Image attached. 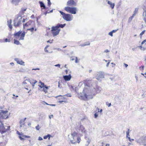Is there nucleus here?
Segmentation results:
<instances>
[{
	"label": "nucleus",
	"mask_w": 146,
	"mask_h": 146,
	"mask_svg": "<svg viewBox=\"0 0 146 146\" xmlns=\"http://www.w3.org/2000/svg\"><path fill=\"white\" fill-rule=\"evenodd\" d=\"M113 33L111 32V31L108 34H109V35L111 36H113Z\"/></svg>",
	"instance_id": "ea45409f"
},
{
	"label": "nucleus",
	"mask_w": 146,
	"mask_h": 146,
	"mask_svg": "<svg viewBox=\"0 0 146 146\" xmlns=\"http://www.w3.org/2000/svg\"><path fill=\"white\" fill-rule=\"evenodd\" d=\"M97 76L98 77L97 78L98 80H99L100 78H104V76L102 73H99L97 74Z\"/></svg>",
	"instance_id": "dca6fc26"
},
{
	"label": "nucleus",
	"mask_w": 146,
	"mask_h": 146,
	"mask_svg": "<svg viewBox=\"0 0 146 146\" xmlns=\"http://www.w3.org/2000/svg\"><path fill=\"white\" fill-rule=\"evenodd\" d=\"M124 65L125 66V67H127V66H128V65L127 64H124Z\"/></svg>",
	"instance_id": "bf43d9fd"
},
{
	"label": "nucleus",
	"mask_w": 146,
	"mask_h": 146,
	"mask_svg": "<svg viewBox=\"0 0 146 146\" xmlns=\"http://www.w3.org/2000/svg\"><path fill=\"white\" fill-rule=\"evenodd\" d=\"M88 98V95L86 94H84V96L83 97H82V99L84 100H85L86 99H87Z\"/></svg>",
	"instance_id": "bb28decb"
},
{
	"label": "nucleus",
	"mask_w": 146,
	"mask_h": 146,
	"mask_svg": "<svg viewBox=\"0 0 146 146\" xmlns=\"http://www.w3.org/2000/svg\"><path fill=\"white\" fill-rule=\"evenodd\" d=\"M9 115L7 110H0V119H7L9 118Z\"/></svg>",
	"instance_id": "39448f33"
},
{
	"label": "nucleus",
	"mask_w": 146,
	"mask_h": 146,
	"mask_svg": "<svg viewBox=\"0 0 146 146\" xmlns=\"http://www.w3.org/2000/svg\"><path fill=\"white\" fill-rule=\"evenodd\" d=\"M26 118H25L23 119H21L20 121V127H22L23 125L25 124V121L26 119Z\"/></svg>",
	"instance_id": "f3484780"
},
{
	"label": "nucleus",
	"mask_w": 146,
	"mask_h": 146,
	"mask_svg": "<svg viewBox=\"0 0 146 146\" xmlns=\"http://www.w3.org/2000/svg\"><path fill=\"white\" fill-rule=\"evenodd\" d=\"M46 105H49V104H48V103H47L44 102H43Z\"/></svg>",
	"instance_id": "69168bd1"
},
{
	"label": "nucleus",
	"mask_w": 146,
	"mask_h": 146,
	"mask_svg": "<svg viewBox=\"0 0 146 146\" xmlns=\"http://www.w3.org/2000/svg\"><path fill=\"white\" fill-rule=\"evenodd\" d=\"M142 143L144 146H146V136L142 140Z\"/></svg>",
	"instance_id": "393cba45"
},
{
	"label": "nucleus",
	"mask_w": 146,
	"mask_h": 146,
	"mask_svg": "<svg viewBox=\"0 0 146 146\" xmlns=\"http://www.w3.org/2000/svg\"><path fill=\"white\" fill-rule=\"evenodd\" d=\"M10 64H11V65L12 66H13V65H14V63H13V62L11 63H10Z\"/></svg>",
	"instance_id": "e2e57ef3"
},
{
	"label": "nucleus",
	"mask_w": 146,
	"mask_h": 146,
	"mask_svg": "<svg viewBox=\"0 0 146 146\" xmlns=\"http://www.w3.org/2000/svg\"><path fill=\"white\" fill-rule=\"evenodd\" d=\"M145 30H144L140 34V38H141L142 37V36L143 35L145 32Z\"/></svg>",
	"instance_id": "7c9ffc66"
},
{
	"label": "nucleus",
	"mask_w": 146,
	"mask_h": 146,
	"mask_svg": "<svg viewBox=\"0 0 146 146\" xmlns=\"http://www.w3.org/2000/svg\"><path fill=\"white\" fill-rule=\"evenodd\" d=\"M49 46L47 45L44 48V50L45 52H48V50H47V48Z\"/></svg>",
	"instance_id": "e433bc0d"
},
{
	"label": "nucleus",
	"mask_w": 146,
	"mask_h": 146,
	"mask_svg": "<svg viewBox=\"0 0 146 146\" xmlns=\"http://www.w3.org/2000/svg\"><path fill=\"white\" fill-rule=\"evenodd\" d=\"M52 40H49L47 41V42L48 43L49 42L50 43H52Z\"/></svg>",
	"instance_id": "a19ab883"
},
{
	"label": "nucleus",
	"mask_w": 146,
	"mask_h": 146,
	"mask_svg": "<svg viewBox=\"0 0 146 146\" xmlns=\"http://www.w3.org/2000/svg\"><path fill=\"white\" fill-rule=\"evenodd\" d=\"M111 64L112 65V66L113 67H115V64H114L113 63H111Z\"/></svg>",
	"instance_id": "6e6d98bb"
},
{
	"label": "nucleus",
	"mask_w": 146,
	"mask_h": 146,
	"mask_svg": "<svg viewBox=\"0 0 146 146\" xmlns=\"http://www.w3.org/2000/svg\"><path fill=\"white\" fill-rule=\"evenodd\" d=\"M65 72L66 73V74H67L68 73V70H65Z\"/></svg>",
	"instance_id": "052dcab7"
},
{
	"label": "nucleus",
	"mask_w": 146,
	"mask_h": 146,
	"mask_svg": "<svg viewBox=\"0 0 146 146\" xmlns=\"http://www.w3.org/2000/svg\"><path fill=\"white\" fill-rule=\"evenodd\" d=\"M39 3L40 4V7H43V9H46V7L43 2L39 1Z\"/></svg>",
	"instance_id": "5701e85b"
},
{
	"label": "nucleus",
	"mask_w": 146,
	"mask_h": 146,
	"mask_svg": "<svg viewBox=\"0 0 146 146\" xmlns=\"http://www.w3.org/2000/svg\"><path fill=\"white\" fill-rule=\"evenodd\" d=\"M59 12L62 15L63 19L65 20L70 21L73 19V16L72 14L65 13L60 11H59Z\"/></svg>",
	"instance_id": "f03ea898"
},
{
	"label": "nucleus",
	"mask_w": 146,
	"mask_h": 146,
	"mask_svg": "<svg viewBox=\"0 0 146 146\" xmlns=\"http://www.w3.org/2000/svg\"><path fill=\"white\" fill-rule=\"evenodd\" d=\"M33 70H39V68H34V69H33Z\"/></svg>",
	"instance_id": "5fc2aeb1"
},
{
	"label": "nucleus",
	"mask_w": 146,
	"mask_h": 146,
	"mask_svg": "<svg viewBox=\"0 0 146 146\" xmlns=\"http://www.w3.org/2000/svg\"><path fill=\"white\" fill-rule=\"evenodd\" d=\"M109 52V50H105V52Z\"/></svg>",
	"instance_id": "680f3d73"
},
{
	"label": "nucleus",
	"mask_w": 146,
	"mask_h": 146,
	"mask_svg": "<svg viewBox=\"0 0 146 146\" xmlns=\"http://www.w3.org/2000/svg\"><path fill=\"white\" fill-rule=\"evenodd\" d=\"M63 78L66 81H69L70 80L71 76L70 74H69L68 76L66 75L64 76Z\"/></svg>",
	"instance_id": "4468645a"
},
{
	"label": "nucleus",
	"mask_w": 146,
	"mask_h": 146,
	"mask_svg": "<svg viewBox=\"0 0 146 146\" xmlns=\"http://www.w3.org/2000/svg\"><path fill=\"white\" fill-rule=\"evenodd\" d=\"M27 8H21V11L20 12V13L21 15H23L25 13V12L27 10Z\"/></svg>",
	"instance_id": "2eb2a0df"
},
{
	"label": "nucleus",
	"mask_w": 146,
	"mask_h": 146,
	"mask_svg": "<svg viewBox=\"0 0 146 146\" xmlns=\"http://www.w3.org/2000/svg\"><path fill=\"white\" fill-rule=\"evenodd\" d=\"M15 2V0H12V3H13L14 2Z\"/></svg>",
	"instance_id": "774afa93"
},
{
	"label": "nucleus",
	"mask_w": 146,
	"mask_h": 146,
	"mask_svg": "<svg viewBox=\"0 0 146 146\" xmlns=\"http://www.w3.org/2000/svg\"><path fill=\"white\" fill-rule=\"evenodd\" d=\"M110 62V60H109V62L107 63V65H106V66L107 67H108V66Z\"/></svg>",
	"instance_id": "4d7b16f0"
},
{
	"label": "nucleus",
	"mask_w": 146,
	"mask_h": 146,
	"mask_svg": "<svg viewBox=\"0 0 146 146\" xmlns=\"http://www.w3.org/2000/svg\"><path fill=\"white\" fill-rule=\"evenodd\" d=\"M42 91L45 92V93H46L47 92V90L48 89V87L46 86L45 85L42 88Z\"/></svg>",
	"instance_id": "4be33fe9"
},
{
	"label": "nucleus",
	"mask_w": 146,
	"mask_h": 146,
	"mask_svg": "<svg viewBox=\"0 0 146 146\" xmlns=\"http://www.w3.org/2000/svg\"><path fill=\"white\" fill-rule=\"evenodd\" d=\"M129 129H128V131L127 132H126V134H127V137H128L129 136Z\"/></svg>",
	"instance_id": "79ce46f5"
},
{
	"label": "nucleus",
	"mask_w": 146,
	"mask_h": 146,
	"mask_svg": "<svg viewBox=\"0 0 146 146\" xmlns=\"http://www.w3.org/2000/svg\"><path fill=\"white\" fill-rule=\"evenodd\" d=\"M90 82L91 80L88 79L84 80L83 81L84 84L88 86L90 85Z\"/></svg>",
	"instance_id": "9b49d317"
},
{
	"label": "nucleus",
	"mask_w": 146,
	"mask_h": 146,
	"mask_svg": "<svg viewBox=\"0 0 146 146\" xmlns=\"http://www.w3.org/2000/svg\"><path fill=\"white\" fill-rule=\"evenodd\" d=\"M4 42H9L10 40L9 39H8L7 38H6L4 40Z\"/></svg>",
	"instance_id": "4c0bfd02"
},
{
	"label": "nucleus",
	"mask_w": 146,
	"mask_h": 146,
	"mask_svg": "<svg viewBox=\"0 0 146 146\" xmlns=\"http://www.w3.org/2000/svg\"><path fill=\"white\" fill-rule=\"evenodd\" d=\"M22 19V17L21 16H18L17 18L14 21V26L15 27L19 26L21 23Z\"/></svg>",
	"instance_id": "423d86ee"
},
{
	"label": "nucleus",
	"mask_w": 146,
	"mask_h": 146,
	"mask_svg": "<svg viewBox=\"0 0 146 146\" xmlns=\"http://www.w3.org/2000/svg\"><path fill=\"white\" fill-rule=\"evenodd\" d=\"M108 4L110 5L112 9H113L115 6V4L114 3H112L111 2L108 1Z\"/></svg>",
	"instance_id": "412c9836"
},
{
	"label": "nucleus",
	"mask_w": 146,
	"mask_h": 146,
	"mask_svg": "<svg viewBox=\"0 0 146 146\" xmlns=\"http://www.w3.org/2000/svg\"><path fill=\"white\" fill-rule=\"evenodd\" d=\"M38 84V86L40 88H42L45 85H44V83H42L40 80Z\"/></svg>",
	"instance_id": "aec40b11"
},
{
	"label": "nucleus",
	"mask_w": 146,
	"mask_h": 146,
	"mask_svg": "<svg viewBox=\"0 0 146 146\" xmlns=\"http://www.w3.org/2000/svg\"><path fill=\"white\" fill-rule=\"evenodd\" d=\"M66 25V24H57L55 26H53L51 28V32L53 36H55L59 34L60 31V27L63 28Z\"/></svg>",
	"instance_id": "f257e3e1"
},
{
	"label": "nucleus",
	"mask_w": 146,
	"mask_h": 146,
	"mask_svg": "<svg viewBox=\"0 0 146 146\" xmlns=\"http://www.w3.org/2000/svg\"><path fill=\"white\" fill-rule=\"evenodd\" d=\"M90 43L89 42H87L86 43L84 44H83V46H85L86 45H90Z\"/></svg>",
	"instance_id": "f704fd0d"
},
{
	"label": "nucleus",
	"mask_w": 146,
	"mask_h": 146,
	"mask_svg": "<svg viewBox=\"0 0 146 146\" xmlns=\"http://www.w3.org/2000/svg\"><path fill=\"white\" fill-rule=\"evenodd\" d=\"M14 43L17 45H19L20 44L19 41L15 39L14 40Z\"/></svg>",
	"instance_id": "c85d7f7f"
},
{
	"label": "nucleus",
	"mask_w": 146,
	"mask_h": 146,
	"mask_svg": "<svg viewBox=\"0 0 146 146\" xmlns=\"http://www.w3.org/2000/svg\"><path fill=\"white\" fill-rule=\"evenodd\" d=\"M106 146H110V144H106Z\"/></svg>",
	"instance_id": "338daca9"
},
{
	"label": "nucleus",
	"mask_w": 146,
	"mask_h": 146,
	"mask_svg": "<svg viewBox=\"0 0 146 146\" xmlns=\"http://www.w3.org/2000/svg\"><path fill=\"white\" fill-rule=\"evenodd\" d=\"M22 137L24 138H30V137L29 136H27L25 135H23Z\"/></svg>",
	"instance_id": "473e14b6"
},
{
	"label": "nucleus",
	"mask_w": 146,
	"mask_h": 146,
	"mask_svg": "<svg viewBox=\"0 0 146 146\" xmlns=\"http://www.w3.org/2000/svg\"><path fill=\"white\" fill-rule=\"evenodd\" d=\"M31 21H29L25 24H23V26L24 29H27V27L31 25Z\"/></svg>",
	"instance_id": "ddd939ff"
},
{
	"label": "nucleus",
	"mask_w": 146,
	"mask_h": 146,
	"mask_svg": "<svg viewBox=\"0 0 146 146\" xmlns=\"http://www.w3.org/2000/svg\"><path fill=\"white\" fill-rule=\"evenodd\" d=\"M30 82L31 84L32 85L33 88H34L35 84L37 82V81L34 79H31L30 80Z\"/></svg>",
	"instance_id": "9d476101"
},
{
	"label": "nucleus",
	"mask_w": 146,
	"mask_h": 146,
	"mask_svg": "<svg viewBox=\"0 0 146 146\" xmlns=\"http://www.w3.org/2000/svg\"><path fill=\"white\" fill-rule=\"evenodd\" d=\"M67 5L68 6H75L76 5V3L74 0H69L67 2Z\"/></svg>",
	"instance_id": "6e6552de"
},
{
	"label": "nucleus",
	"mask_w": 146,
	"mask_h": 146,
	"mask_svg": "<svg viewBox=\"0 0 146 146\" xmlns=\"http://www.w3.org/2000/svg\"><path fill=\"white\" fill-rule=\"evenodd\" d=\"M48 1V5L50 7L51 5V3L50 0H47Z\"/></svg>",
	"instance_id": "72a5a7b5"
},
{
	"label": "nucleus",
	"mask_w": 146,
	"mask_h": 146,
	"mask_svg": "<svg viewBox=\"0 0 146 146\" xmlns=\"http://www.w3.org/2000/svg\"><path fill=\"white\" fill-rule=\"evenodd\" d=\"M50 134H48L46 135H45L44 136L43 138L44 139H46L48 138V139L49 140L50 139Z\"/></svg>",
	"instance_id": "b1692460"
},
{
	"label": "nucleus",
	"mask_w": 146,
	"mask_h": 146,
	"mask_svg": "<svg viewBox=\"0 0 146 146\" xmlns=\"http://www.w3.org/2000/svg\"><path fill=\"white\" fill-rule=\"evenodd\" d=\"M25 32H23L22 33V31H19L15 33L14 34V36L16 39H19V40H23L25 35Z\"/></svg>",
	"instance_id": "7ed1b4c3"
},
{
	"label": "nucleus",
	"mask_w": 146,
	"mask_h": 146,
	"mask_svg": "<svg viewBox=\"0 0 146 146\" xmlns=\"http://www.w3.org/2000/svg\"><path fill=\"white\" fill-rule=\"evenodd\" d=\"M97 109L98 110V112H100V113H102V109H101L100 110V111H99V109L98 108H97Z\"/></svg>",
	"instance_id": "49530a36"
},
{
	"label": "nucleus",
	"mask_w": 146,
	"mask_h": 146,
	"mask_svg": "<svg viewBox=\"0 0 146 146\" xmlns=\"http://www.w3.org/2000/svg\"><path fill=\"white\" fill-rule=\"evenodd\" d=\"M53 116L52 115H50L49 116V117L51 119V117H53Z\"/></svg>",
	"instance_id": "13d9d810"
},
{
	"label": "nucleus",
	"mask_w": 146,
	"mask_h": 146,
	"mask_svg": "<svg viewBox=\"0 0 146 146\" xmlns=\"http://www.w3.org/2000/svg\"><path fill=\"white\" fill-rule=\"evenodd\" d=\"M138 11V9L137 8H135V11L134 12V13L133 14V15H134V16H135V15H136V14L137 13Z\"/></svg>",
	"instance_id": "c756f323"
},
{
	"label": "nucleus",
	"mask_w": 146,
	"mask_h": 146,
	"mask_svg": "<svg viewBox=\"0 0 146 146\" xmlns=\"http://www.w3.org/2000/svg\"><path fill=\"white\" fill-rule=\"evenodd\" d=\"M34 30L35 31H36V29L35 28V29L33 27H32L31 28L27 29V30L30 31L31 32H33Z\"/></svg>",
	"instance_id": "a878e982"
},
{
	"label": "nucleus",
	"mask_w": 146,
	"mask_h": 146,
	"mask_svg": "<svg viewBox=\"0 0 146 146\" xmlns=\"http://www.w3.org/2000/svg\"><path fill=\"white\" fill-rule=\"evenodd\" d=\"M35 128L36 129L38 130L40 129V127H39L38 125L35 127Z\"/></svg>",
	"instance_id": "c9c22d12"
},
{
	"label": "nucleus",
	"mask_w": 146,
	"mask_h": 146,
	"mask_svg": "<svg viewBox=\"0 0 146 146\" xmlns=\"http://www.w3.org/2000/svg\"><path fill=\"white\" fill-rule=\"evenodd\" d=\"M14 60L17 62V63L20 65H23L25 63L24 62L23 60H21L18 58H15L14 59Z\"/></svg>",
	"instance_id": "f8f14e48"
},
{
	"label": "nucleus",
	"mask_w": 146,
	"mask_h": 146,
	"mask_svg": "<svg viewBox=\"0 0 146 146\" xmlns=\"http://www.w3.org/2000/svg\"><path fill=\"white\" fill-rule=\"evenodd\" d=\"M98 116V114L97 113H96L94 114V117L96 118Z\"/></svg>",
	"instance_id": "37998d69"
},
{
	"label": "nucleus",
	"mask_w": 146,
	"mask_h": 146,
	"mask_svg": "<svg viewBox=\"0 0 146 146\" xmlns=\"http://www.w3.org/2000/svg\"><path fill=\"white\" fill-rule=\"evenodd\" d=\"M77 135V133L76 132L74 131L73 133L71 134V135L73 137H74Z\"/></svg>",
	"instance_id": "2f4dec72"
},
{
	"label": "nucleus",
	"mask_w": 146,
	"mask_h": 146,
	"mask_svg": "<svg viewBox=\"0 0 146 146\" xmlns=\"http://www.w3.org/2000/svg\"><path fill=\"white\" fill-rule=\"evenodd\" d=\"M80 138H77V141H78V143H79L80 142Z\"/></svg>",
	"instance_id": "09e8293b"
},
{
	"label": "nucleus",
	"mask_w": 146,
	"mask_h": 146,
	"mask_svg": "<svg viewBox=\"0 0 146 146\" xmlns=\"http://www.w3.org/2000/svg\"><path fill=\"white\" fill-rule=\"evenodd\" d=\"M11 20H10L7 21V25L10 29L11 30L12 28V25H11Z\"/></svg>",
	"instance_id": "a211bd4d"
},
{
	"label": "nucleus",
	"mask_w": 146,
	"mask_h": 146,
	"mask_svg": "<svg viewBox=\"0 0 146 146\" xmlns=\"http://www.w3.org/2000/svg\"><path fill=\"white\" fill-rule=\"evenodd\" d=\"M135 16H134V15H132V16L131 17H130L128 19V21L129 22H130L132 20L133 18Z\"/></svg>",
	"instance_id": "cd10ccee"
},
{
	"label": "nucleus",
	"mask_w": 146,
	"mask_h": 146,
	"mask_svg": "<svg viewBox=\"0 0 146 146\" xmlns=\"http://www.w3.org/2000/svg\"><path fill=\"white\" fill-rule=\"evenodd\" d=\"M64 10L67 12L72 14H75L77 11L76 7L67 6L64 8Z\"/></svg>",
	"instance_id": "20e7f679"
},
{
	"label": "nucleus",
	"mask_w": 146,
	"mask_h": 146,
	"mask_svg": "<svg viewBox=\"0 0 146 146\" xmlns=\"http://www.w3.org/2000/svg\"><path fill=\"white\" fill-rule=\"evenodd\" d=\"M0 122L1 123V125H0V131L2 133L5 132L7 131V129L3 126L2 122L1 121Z\"/></svg>",
	"instance_id": "1a4fd4ad"
},
{
	"label": "nucleus",
	"mask_w": 146,
	"mask_h": 146,
	"mask_svg": "<svg viewBox=\"0 0 146 146\" xmlns=\"http://www.w3.org/2000/svg\"><path fill=\"white\" fill-rule=\"evenodd\" d=\"M19 137L21 140H23L24 139V138L23 137H22L21 136H19Z\"/></svg>",
	"instance_id": "a18cd8bd"
},
{
	"label": "nucleus",
	"mask_w": 146,
	"mask_h": 146,
	"mask_svg": "<svg viewBox=\"0 0 146 146\" xmlns=\"http://www.w3.org/2000/svg\"><path fill=\"white\" fill-rule=\"evenodd\" d=\"M75 62L76 63H77L78 62V60L77 58V57H75Z\"/></svg>",
	"instance_id": "c03bdc74"
},
{
	"label": "nucleus",
	"mask_w": 146,
	"mask_h": 146,
	"mask_svg": "<svg viewBox=\"0 0 146 146\" xmlns=\"http://www.w3.org/2000/svg\"><path fill=\"white\" fill-rule=\"evenodd\" d=\"M79 130H80L81 131L82 133H85L86 130L84 127L82 125H81L80 126V128L79 129Z\"/></svg>",
	"instance_id": "6ab92c4d"
},
{
	"label": "nucleus",
	"mask_w": 146,
	"mask_h": 146,
	"mask_svg": "<svg viewBox=\"0 0 146 146\" xmlns=\"http://www.w3.org/2000/svg\"><path fill=\"white\" fill-rule=\"evenodd\" d=\"M106 104L109 107L111 106V103H109L108 102H106Z\"/></svg>",
	"instance_id": "58836bf2"
},
{
	"label": "nucleus",
	"mask_w": 146,
	"mask_h": 146,
	"mask_svg": "<svg viewBox=\"0 0 146 146\" xmlns=\"http://www.w3.org/2000/svg\"><path fill=\"white\" fill-rule=\"evenodd\" d=\"M38 140L39 141L42 140H43L42 138L40 137H39L38 138Z\"/></svg>",
	"instance_id": "de8ad7c7"
},
{
	"label": "nucleus",
	"mask_w": 146,
	"mask_h": 146,
	"mask_svg": "<svg viewBox=\"0 0 146 146\" xmlns=\"http://www.w3.org/2000/svg\"><path fill=\"white\" fill-rule=\"evenodd\" d=\"M70 58L71 60H74L75 59V57H74V58H73L72 57H71Z\"/></svg>",
	"instance_id": "864d4df0"
},
{
	"label": "nucleus",
	"mask_w": 146,
	"mask_h": 146,
	"mask_svg": "<svg viewBox=\"0 0 146 146\" xmlns=\"http://www.w3.org/2000/svg\"><path fill=\"white\" fill-rule=\"evenodd\" d=\"M117 30H113L111 31V32L113 33H114L116 32L117 31Z\"/></svg>",
	"instance_id": "8fccbe9b"
},
{
	"label": "nucleus",
	"mask_w": 146,
	"mask_h": 146,
	"mask_svg": "<svg viewBox=\"0 0 146 146\" xmlns=\"http://www.w3.org/2000/svg\"><path fill=\"white\" fill-rule=\"evenodd\" d=\"M58 97H60L58 98V100H59L58 102L60 103H62L63 102H64L65 103H66L68 102L67 99L65 97H64V96H62L60 95L58 96Z\"/></svg>",
	"instance_id": "0eeeda50"
},
{
	"label": "nucleus",
	"mask_w": 146,
	"mask_h": 146,
	"mask_svg": "<svg viewBox=\"0 0 146 146\" xmlns=\"http://www.w3.org/2000/svg\"><path fill=\"white\" fill-rule=\"evenodd\" d=\"M140 68H141L143 70V68H144V66H142L141 67H140Z\"/></svg>",
	"instance_id": "0e129e2a"
},
{
	"label": "nucleus",
	"mask_w": 146,
	"mask_h": 146,
	"mask_svg": "<svg viewBox=\"0 0 146 146\" xmlns=\"http://www.w3.org/2000/svg\"><path fill=\"white\" fill-rule=\"evenodd\" d=\"M55 66H58L59 68L60 67V65L59 64H56V65H55Z\"/></svg>",
	"instance_id": "3c124183"
},
{
	"label": "nucleus",
	"mask_w": 146,
	"mask_h": 146,
	"mask_svg": "<svg viewBox=\"0 0 146 146\" xmlns=\"http://www.w3.org/2000/svg\"><path fill=\"white\" fill-rule=\"evenodd\" d=\"M26 20H27V19H23V23H24L25 22Z\"/></svg>",
	"instance_id": "603ef678"
}]
</instances>
